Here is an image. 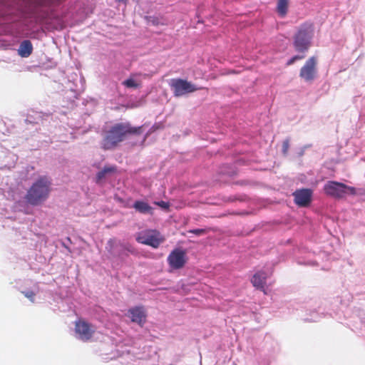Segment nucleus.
<instances>
[{
  "label": "nucleus",
  "instance_id": "f257e3e1",
  "mask_svg": "<svg viewBox=\"0 0 365 365\" xmlns=\"http://www.w3.org/2000/svg\"><path fill=\"white\" fill-rule=\"evenodd\" d=\"M143 133V126L133 127L129 123H119L108 130L101 142V148L105 150L115 148L128 135H138Z\"/></svg>",
  "mask_w": 365,
  "mask_h": 365
},
{
  "label": "nucleus",
  "instance_id": "f03ea898",
  "mask_svg": "<svg viewBox=\"0 0 365 365\" xmlns=\"http://www.w3.org/2000/svg\"><path fill=\"white\" fill-rule=\"evenodd\" d=\"M51 182L47 176L39 177L29 187L24 197L26 202L36 206L46 200L51 192Z\"/></svg>",
  "mask_w": 365,
  "mask_h": 365
},
{
  "label": "nucleus",
  "instance_id": "7ed1b4c3",
  "mask_svg": "<svg viewBox=\"0 0 365 365\" xmlns=\"http://www.w3.org/2000/svg\"><path fill=\"white\" fill-rule=\"evenodd\" d=\"M314 35V26L311 23H304L300 26L294 36L293 46L296 51L305 53L312 45Z\"/></svg>",
  "mask_w": 365,
  "mask_h": 365
},
{
  "label": "nucleus",
  "instance_id": "20e7f679",
  "mask_svg": "<svg viewBox=\"0 0 365 365\" xmlns=\"http://www.w3.org/2000/svg\"><path fill=\"white\" fill-rule=\"evenodd\" d=\"M165 237L156 230H145L138 232L136 241L140 244L158 248L165 241Z\"/></svg>",
  "mask_w": 365,
  "mask_h": 365
},
{
  "label": "nucleus",
  "instance_id": "39448f33",
  "mask_svg": "<svg viewBox=\"0 0 365 365\" xmlns=\"http://www.w3.org/2000/svg\"><path fill=\"white\" fill-rule=\"evenodd\" d=\"M170 86L173 91L174 96L177 97L195 92L199 89L190 82L181 78L171 79Z\"/></svg>",
  "mask_w": 365,
  "mask_h": 365
},
{
  "label": "nucleus",
  "instance_id": "423d86ee",
  "mask_svg": "<svg viewBox=\"0 0 365 365\" xmlns=\"http://www.w3.org/2000/svg\"><path fill=\"white\" fill-rule=\"evenodd\" d=\"M317 59L315 56L310 57L301 68L299 77L307 82L313 81L317 73Z\"/></svg>",
  "mask_w": 365,
  "mask_h": 365
},
{
  "label": "nucleus",
  "instance_id": "0eeeda50",
  "mask_svg": "<svg viewBox=\"0 0 365 365\" xmlns=\"http://www.w3.org/2000/svg\"><path fill=\"white\" fill-rule=\"evenodd\" d=\"M187 255L185 250L176 248L174 249L168 257V262L173 269H182L187 262Z\"/></svg>",
  "mask_w": 365,
  "mask_h": 365
},
{
  "label": "nucleus",
  "instance_id": "6e6552de",
  "mask_svg": "<svg viewBox=\"0 0 365 365\" xmlns=\"http://www.w3.org/2000/svg\"><path fill=\"white\" fill-rule=\"evenodd\" d=\"M75 331L81 340L88 341L93 337L96 328L93 324L80 319L75 323Z\"/></svg>",
  "mask_w": 365,
  "mask_h": 365
},
{
  "label": "nucleus",
  "instance_id": "1a4fd4ad",
  "mask_svg": "<svg viewBox=\"0 0 365 365\" xmlns=\"http://www.w3.org/2000/svg\"><path fill=\"white\" fill-rule=\"evenodd\" d=\"M346 185L336 181H329L324 187L325 193L327 195L335 198L344 197L346 195Z\"/></svg>",
  "mask_w": 365,
  "mask_h": 365
},
{
  "label": "nucleus",
  "instance_id": "9d476101",
  "mask_svg": "<svg viewBox=\"0 0 365 365\" xmlns=\"http://www.w3.org/2000/svg\"><path fill=\"white\" fill-rule=\"evenodd\" d=\"M293 196L297 205L305 207L309 206L312 201V191L307 188L299 189L293 192Z\"/></svg>",
  "mask_w": 365,
  "mask_h": 365
},
{
  "label": "nucleus",
  "instance_id": "9b49d317",
  "mask_svg": "<svg viewBox=\"0 0 365 365\" xmlns=\"http://www.w3.org/2000/svg\"><path fill=\"white\" fill-rule=\"evenodd\" d=\"M127 315L130 318L132 322L136 323L140 327H143L146 321L147 315L143 307L129 309Z\"/></svg>",
  "mask_w": 365,
  "mask_h": 365
},
{
  "label": "nucleus",
  "instance_id": "f8f14e48",
  "mask_svg": "<svg viewBox=\"0 0 365 365\" xmlns=\"http://www.w3.org/2000/svg\"><path fill=\"white\" fill-rule=\"evenodd\" d=\"M267 274L264 272H257L251 279L252 285L258 289L264 290L266 284Z\"/></svg>",
  "mask_w": 365,
  "mask_h": 365
},
{
  "label": "nucleus",
  "instance_id": "ddd939ff",
  "mask_svg": "<svg viewBox=\"0 0 365 365\" xmlns=\"http://www.w3.org/2000/svg\"><path fill=\"white\" fill-rule=\"evenodd\" d=\"M33 51L32 43L29 40H25L21 42L19 49V54L21 57H29Z\"/></svg>",
  "mask_w": 365,
  "mask_h": 365
},
{
  "label": "nucleus",
  "instance_id": "4468645a",
  "mask_svg": "<svg viewBox=\"0 0 365 365\" xmlns=\"http://www.w3.org/2000/svg\"><path fill=\"white\" fill-rule=\"evenodd\" d=\"M133 208L135 209L138 212L142 214H152L153 213V207L148 205V203L141 201L137 200L134 202L133 205Z\"/></svg>",
  "mask_w": 365,
  "mask_h": 365
},
{
  "label": "nucleus",
  "instance_id": "2eb2a0df",
  "mask_svg": "<svg viewBox=\"0 0 365 365\" xmlns=\"http://www.w3.org/2000/svg\"><path fill=\"white\" fill-rule=\"evenodd\" d=\"M277 11L280 16H284L288 11V0H278Z\"/></svg>",
  "mask_w": 365,
  "mask_h": 365
},
{
  "label": "nucleus",
  "instance_id": "dca6fc26",
  "mask_svg": "<svg viewBox=\"0 0 365 365\" xmlns=\"http://www.w3.org/2000/svg\"><path fill=\"white\" fill-rule=\"evenodd\" d=\"M115 167H105L102 170L99 171L96 175V182H99L102 179H103L106 174L114 173L115 171Z\"/></svg>",
  "mask_w": 365,
  "mask_h": 365
},
{
  "label": "nucleus",
  "instance_id": "f3484780",
  "mask_svg": "<svg viewBox=\"0 0 365 365\" xmlns=\"http://www.w3.org/2000/svg\"><path fill=\"white\" fill-rule=\"evenodd\" d=\"M123 84L127 88H136L139 86V84L137 83L133 78H130L123 82Z\"/></svg>",
  "mask_w": 365,
  "mask_h": 365
},
{
  "label": "nucleus",
  "instance_id": "a211bd4d",
  "mask_svg": "<svg viewBox=\"0 0 365 365\" xmlns=\"http://www.w3.org/2000/svg\"><path fill=\"white\" fill-rule=\"evenodd\" d=\"M210 230V228L208 229H193L188 231L190 233L195 234L196 235H202L206 233H207Z\"/></svg>",
  "mask_w": 365,
  "mask_h": 365
},
{
  "label": "nucleus",
  "instance_id": "6ab92c4d",
  "mask_svg": "<svg viewBox=\"0 0 365 365\" xmlns=\"http://www.w3.org/2000/svg\"><path fill=\"white\" fill-rule=\"evenodd\" d=\"M305 57L304 55H296L294 56L292 58H291L287 62V66H291L296 61L302 60Z\"/></svg>",
  "mask_w": 365,
  "mask_h": 365
},
{
  "label": "nucleus",
  "instance_id": "aec40b11",
  "mask_svg": "<svg viewBox=\"0 0 365 365\" xmlns=\"http://www.w3.org/2000/svg\"><path fill=\"white\" fill-rule=\"evenodd\" d=\"M24 296L29 299L32 302H34V298H35V296H36V294L33 291H28V292H22Z\"/></svg>",
  "mask_w": 365,
  "mask_h": 365
},
{
  "label": "nucleus",
  "instance_id": "412c9836",
  "mask_svg": "<svg viewBox=\"0 0 365 365\" xmlns=\"http://www.w3.org/2000/svg\"><path fill=\"white\" fill-rule=\"evenodd\" d=\"M289 148V140L288 139H286L282 143V153L284 155L287 154Z\"/></svg>",
  "mask_w": 365,
  "mask_h": 365
},
{
  "label": "nucleus",
  "instance_id": "4be33fe9",
  "mask_svg": "<svg viewBox=\"0 0 365 365\" xmlns=\"http://www.w3.org/2000/svg\"><path fill=\"white\" fill-rule=\"evenodd\" d=\"M155 204L164 209H168L169 207L168 202H166L165 201L157 202H155Z\"/></svg>",
  "mask_w": 365,
  "mask_h": 365
},
{
  "label": "nucleus",
  "instance_id": "5701e85b",
  "mask_svg": "<svg viewBox=\"0 0 365 365\" xmlns=\"http://www.w3.org/2000/svg\"><path fill=\"white\" fill-rule=\"evenodd\" d=\"M349 191L351 195H356V189L354 187L346 185V192Z\"/></svg>",
  "mask_w": 365,
  "mask_h": 365
},
{
  "label": "nucleus",
  "instance_id": "b1692460",
  "mask_svg": "<svg viewBox=\"0 0 365 365\" xmlns=\"http://www.w3.org/2000/svg\"><path fill=\"white\" fill-rule=\"evenodd\" d=\"M147 19L153 24V25H158V19L155 17H147Z\"/></svg>",
  "mask_w": 365,
  "mask_h": 365
},
{
  "label": "nucleus",
  "instance_id": "393cba45",
  "mask_svg": "<svg viewBox=\"0 0 365 365\" xmlns=\"http://www.w3.org/2000/svg\"><path fill=\"white\" fill-rule=\"evenodd\" d=\"M116 1L119 2H126L128 0H115Z\"/></svg>",
  "mask_w": 365,
  "mask_h": 365
}]
</instances>
